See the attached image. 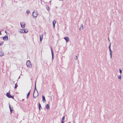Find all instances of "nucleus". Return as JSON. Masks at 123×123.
I'll return each mask as SVG.
<instances>
[{
  "instance_id": "1",
  "label": "nucleus",
  "mask_w": 123,
  "mask_h": 123,
  "mask_svg": "<svg viewBox=\"0 0 123 123\" xmlns=\"http://www.w3.org/2000/svg\"><path fill=\"white\" fill-rule=\"evenodd\" d=\"M36 80L35 82V89H34V92L33 93V98H37L39 94H38L36 96H35L34 95V93L35 92V91L36 90V91H37V90L36 89Z\"/></svg>"
},
{
  "instance_id": "2",
  "label": "nucleus",
  "mask_w": 123,
  "mask_h": 123,
  "mask_svg": "<svg viewBox=\"0 0 123 123\" xmlns=\"http://www.w3.org/2000/svg\"><path fill=\"white\" fill-rule=\"evenodd\" d=\"M26 64L28 67L30 68H31L32 65L30 60H28L27 61Z\"/></svg>"
},
{
  "instance_id": "3",
  "label": "nucleus",
  "mask_w": 123,
  "mask_h": 123,
  "mask_svg": "<svg viewBox=\"0 0 123 123\" xmlns=\"http://www.w3.org/2000/svg\"><path fill=\"white\" fill-rule=\"evenodd\" d=\"M20 25L21 28L23 29H24L25 24L24 22H22L20 23Z\"/></svg>"
},
{
  "instance_id": "4",
  "label": "nucleus",
  "mask_w": 123,
  "mask_h": 123,
  "mask_svg": "<svg viewBox=\"0 0 123 123\" xmlns=\"http://www.w3.org/2000/svg\"><path fill=\"white\" fill-rule=\"evenodd\" d=\"M50 49H51V51L52 54V60H53L54 59V53L53 52V50L52 48V47H51Z\"/></svg>"
},
{
  "instance_id": "5",
  "label": "nucleus",
  "mask_w": 123,
  "mask_h": 123,
  "mask_svg": "<svg viewBox=\"0 0 123 123\" xmlns=\"http://www.w3.org/2000/svg\"><path fill=\"white\" fill-rule=\"evenodd\" d=\"M9 107L10 110V111L11 113H12V111H14L12 109V108L13 107L12 106H10L9 104Z\"/></svg>"
},
{
  "instance_id": "6",
  "label": "nucleus",
  "mask_w": 123,
  "mask_h": 123,
  "mask_svg": "<svg viewBox=\"0 0 123 123\" xmlns=\"http://www.w3.org/2000/svg\"><path fill=\"white\" fill-rule=\"evenodd\" d=\"M34 16H33V17H34L36 18L38 14V13L37 12V11H34Z\"/></svg>"
},
{
  "instance_id": "7",
  "label": "nucleus",
  "mask_w": 123,
  "mask_h": 123,
  "mask_svg": "<svg viewBox=\"0 0 123 123\" xmlns=\"http://www.w3.org/2000/svg\"><path fill=\"white\" fill-rule=\"evenodd\" d=\"M8 98H11L13 99H14L13 96H12L10 95V93L9 92H8Z\"/></svg>"
},
{
  "instance_id": "8",
  "label": "nucleus",
  "mask_w": 123,
  "mask_h": 123,
  "mask_svg": "<svg viewBox=\"0 0 123 123\" xmlns=\"http://www.w3.org/2000/svg\"><path fill=\"white\" fill-rule=\"evenodd\" d=\"M64 39L66 41V42H68L69 41V38L68 37H64Z\"/></svg>"
},
{
  "instance_id": "9",
  "label": "nucleus",
  "mask_w": 123,
  "mask_h": 123,
  "mask_svg": "<svg viewBox=\"0 0 123 123\" xmlns=\"http://www.w3.org/2000/svg\"><path fill=\"white\" fill-rule=\"evenodd\" d=\"M42 101L43 103H44L46 102V100L45 97L43 95L42 96Z\"/></svg>"
},
{
  "instance_id": "10",
  "label": "nucleus",
  "mask_w": 123,
  "mask_h": 123,
  "mask_svg": "<svg viewBox=\"0 0 123 123\" xmlns=\"http://www.w3.org/2000/svg\"><path fill=\"white\" fill-rule=\"evenodd\" d=\"M7 38V39L8 40V36L7 35H6L5 36L2 37L3 39L4 40H6Z\"/></svg>"
},
{
  "instance_id": "11",
  "label": "nucleus",
  "mask_w": 123,
  "mask_h": 123,
  "mask_svg": "<svg viewBox=\"0 0 123 123\" xmlns=\"http://www.w3.org/2000/svg\"><path fill=\"white\" fill-rule=\"evenodd\" d=\"M43 34H42L41 35H40V42L42 41L43 37Z\"/></svg>"
},
{
  "instance_id": "12",
  "label": "nucleus",
  "mask_w": 123,
  "mask_h": 123,
  "mask_svg": "<svg viewBox=\"0 0 123 123\" xmlns=\"http://www.w3.org/2000/svg\"><path fill=\"white\" fill-rule=\"evenodd\" d=\"M45 108L47 110L49 109L50 108L49 105V104H47L45 106Z\"/></svg>"
},
{
  "instance_id": "13",
  "label": "nucleus",
  "mask_w": 123,
  "mask_h": 123,
  "mask_svg": "<svg viewBox=\"0 0 123 123\" xmlns=\"http://www.w3.org/2000/svg\"><path fill=\"white\" fill-rule=\"evenodd\" d=\"M110 51V55L111 58L112 56V51L111 49H109Z\"/></svg>"
},
{
  "instance_id": "14",
  "label": "nucleus",
  "mask_w": 123,
  "mask_h": 123,
  "mask_svg": "<svg viewBox=\"0 0 123 123\" xmlns=\"http://www.w3.org/2000/svg\"><path fill=\"white\" fill-rule=\"evenodd\" d=\"M31 91V90H30L29 91V92H28V94H27V96H26V98H28V97L30 95V92Z\"/></svg>"
},
{
  "instance_id": "15",
  "label": "nucleus",
  "mask_w": 123,
  "mask_h": 123,
  "mask_svg": "<svg viewBox=\"0 0 123 123\" xmlns=\"http://www.w3.org/2000/svg\"><path fill=\"white\" fill-rule=\"evenodd\" d=\"M83 29V24H81V27L80 28H79V29L80 30L81 29V30Z\"/></svg>"
},
{
  "instance_id": "16",
  "label": "nucleus",
  "mask_w": 123,
  "mask_h": 123,
  "mask_svg": "<svg viewBox=\"0 0 123 123\" xmlns=\"http://www.w3.org/2000/svg\"><path fill=\"white\" fill-rule=\"evenodd\" d=\"M38 107L39 109V110H41V108L42 107L41 106V104L39 103H38Z\"/></svg>"
},
{
  "instance_id": "17",
  "label": "nucleus",
  "mask_w": 123,
  "mask_h": 123,
  "mask_svg": "<svg viewBox=\"0 0 123 123\" xmlns=\"http://www.w3.org/2000/svg\"><path fill=\"white\" fill-rule=\"evenodd\" d=\"M4 54L2 52L0 51V56H2Z\"/></svg>"
},
{
  "instance_id": "18",
  "label": "nucleus",
  "mask_w": 123,
  "mask_h": 123,
  "mask_svg": "<svg viewBox=\"0 0 123 123\" xmlns=\"http://www.w3.org/2000/svg\"><path fill=\"white\" fill-rule=\"evenodd\" d=\"M28 32V31L26 29V30L24 29V33H26Z\"/></svg>"
},
{
  "instance_id": "19",
  "label": "nucleus",
  "mask_w": 123,
  "mask_h": 123,
  "mask_svg": "<svg viewBox=\"0 0 123 123\" xmlns=\"http://www.w3.org/2000/svg\"><path fill=\"white\" fill-rule=\"evenodd\" d=\"M24 29H20L19 32L22 33H24Z\"/></svg>"
},
{
  "instance_id": "20",
  "label": "nucleus",
  "mask_w": 123,
  "mask_h": 123,
  "mask_svg": "<svg viewBox=\"0 0 123 123\" xmlns=\"http://www.w3.org/2000/svg\"><path fill=\"white\" fill-rule=\"evenodd\" d=\"M56 23V22L55 20H54L53 21V25H55Z\"/></svg>"
},
{
  "instance_id": "21",
  "label": "nucleus",
  "mask_w": 123,
  "mask_h": 123,
  "mask_svg": "<svg viewBox=\"0 0 123 123\" xmlns=\"http://www.w3.org/2000/svg\"><path fill=\"white\" fill-rule=\"evenodd\" d=\"M65 119V116H64L63 117L62 119V121H64Z\"/></svg>"
},
{
  "instance_id": "22",
  "label": "nucleus",
  "mask_w": 123,
  "mask_h": 123,
  "mask_svg": "<svg viewBox=\"0 0 123 123\" xmlns=\"http://www.w3.org/2000/svg\"><path fill=\"white\" fill-rule=\"evenodd\" d=\"M18 86V85L17 84V83H16L15 84V89H16L17 88V87Z\"/></svg>"
},
{
  "instance_id": "23",
  "label": "nucleus",
  "mask_w": 123,
  "mask_h": 123,
  "mask_svg": "<svg viewBox=\"0 0 123 123\" xmlns=\"http://www.w3.org/2000/svg\"><path fill=\"white\" fill-rule=\"evenodd\" d=\"M30 11L29 10H27L26 11V13L27 14L30 13Z\"/></svg>"
},
{
  "instance_id": "24",
  "label": "nucleus",
  "mask_w": 123,
  "mask_h": 123,
  "mask_svg": "<svg viewBox=\"0 0 123 123\" xmlns=\"http://www.w3.org/2000/svg\"><path fill=\"white\" fill-rule=\"evenodd\" d=\"M46 9H47V10L48 11H49V8L48 6H47V7H46Z\"/></svg>"
},
{
  "instance_id": "25",
  "label": "nucleus",
  "mask_w": 123,
  "mask_h": 123,
  "mask_svg": "<svg viewBox=\"0 0 123 123\" xmlns=\"http://www.w3.org/2000/svg\"><path fill=\"white\" fill-rule=\"evenodd\" d=\"M3 42H0V46L2 45H3Z\"/></svg>"
},
{
  "instance_id": "26",
  "label": "nucleus",
  "mask_w": 123,
  "mask_h": 123,
  "mask_svg": "<svg viewBox=\"0 0 123 123\" xmlns=\"http://www.w3.org/2000/svg\"><path fill=\"white\" fill-rule=\"evenodd\" d=\"M121 75H120L119 76H118V79H121Z\"/></svg>"
},
{
  "instance_id": "27",
  "label": "nucleus",
  "mask_w": 123,
  "mask_h": 123,
  "mask_svg": "<svg viewBox=\"0 0 123 123\" xmlns=\"http://www.w3.org/2000/svg\"><path fill=\"white\" fill-rule=\"evenodd\" d=\"M77 59V57L76 56V55H75V57H74V59L75 60H76Z\"/></svg>"
},
{
  "instance_id": "28",
  "label": "nucleus",
  "mask_w": 123,
  "mask_h": 123,
  "mask_svg": "<svg viewBox=\"0 0 123 123\" xmlns=\"http://www.w3.org/2000/svg\"><path fill=\"white\" fill-rule=\"evenodd\" d=\"M119 70L120 73L121 74L122 72V70L120 69H119Z\"/></svg>"
},
{
  "instance_id": "29",
  "label": "nucleus",
  "mask_w": 123,
  "mask_h": 123,
  "mask_svg": "<svg viewBox=\"0 0 123 123\" xmlns=\"http://www.w3.org/2000/svg\"><path fill=\"white\" fill-rule=\"evenodd\" d=\"M111 43H110V44H109V46L108 48H111Z\"/></svg>"
},
{
  "instance_id": "30",
  "label": "nucleus",
  "mask_w": 123,
  "mask_h": 123,
  "mask_svg": "<svg viewBox=\"0 0 123 123\" xmlns=\"http://www.w3.org/2000/svg\"><path fill=\"white\" fill-rule=\"evenodd\" d=\"M34 11L32 13V16H34Z\"/></svg>"
},
{
  "instance_id": "31",
  "label": "nucleus",
  "mask_w": 123,
  "mask_h": 123,
  "mask_svg": "<svg viewBox=\"0 0 123 123\" xmlns=\"http://www.w3.org/2000/svg\"><path fill=\"white\" fill-rule=\"evenodd\" d=\"M53 25V27L54 28L55 27V25Z\"/></svg>"
},
{
  "instance_id": "32",
  "label": "nucleus",
  "mask_w": 123,
  "mask_h": 123,
  "mask_svg": "<svg viewBox=\"0 0 123 123\" xmlns=\"http://www.w3.org/2000/svg\"><path fill=\"white\" fill-rule=\"evenodd\" d=\"M61 123H64V121H61Z\"/></svg>"
},
{
  "instance_id": "33",
  "label": "nucleus",
  "mask_w": 123,
  "mask_h": 123,
  "mask_svg": "<svg viewBox=\"0 0 123 123\" xmlns=\"http://www.w3.org/2000/svg\"><path fill=\"white\" fill-rule=\"evenodd\" d=\"M6 96H7V97H8V92H7L6 93Z\"/></svg>"
},
{
  "instance_id": "34",
  "label": "nucleus",
  "mask_w": 123,
  "mask_h": 123,
  "mask_svg": "<svg viewBox=\"0 0 123 123\" xmlns=\"http://www.w3.org/2000/svg\"><path fill=\"white\" fill-rule=\"evenodd\" d=\"M1 31H0V35H1Z\"/></svg>"
},
{
  "instance_id": "35",
  "label": "nucleus",
  "mask_w": 123,
  "mask_h": 123,
  "mask_svg": "<svg viewBox=\"0 0 123 123\" xmlns=\"http://www.w3.org/2000/svg\"><path fill=\"white\" fill-rule=\"evenodd\" d=\"M5 32L6 33V34H7V32L6 31H5Z\"/></svg>"
},
{
  "instance_id": "36",
  "label": "nucleus",
  "mask_w": 123,
  "mask_h": 123,
  "mask_svg": "<svg viewBox=\"0 0 123 123\" xmlns=\"http://www.w3.org/2000/svg\"><path fill=\"white\" fill-rule=\"evenodd\" d=\"M37 91V94H38V91L37 90V91Z\"/></svg>"
},
{
  "instance_id": "37",
  "label": "nucleus",
  "mask_w": 123,
  "mask_h": 123,
  "mask_svg": "<svg viewBox=\"0 0 123 123\" xmlns=\"http://www.w3.org/2000/svg\"><path fill=\"white\" fill-rule=\"evenodd\" d=\"M37 91V94H38V91L37 90V91Z\"/></svg>"
},
{
  "instance_id": "38",
  "label": "nucleus",
  "mask_w": 123,
  "mask_h": 123,
  "mask_svg": "<svg viewBox=\"0 0 123 123\" xmlns=\"http://www.w3.org/2000/svg\"><path fill=\"white\" fill-rule=\"evenodd\" d=\"M63 0H59V1H61V0L63 1Z\"/></svg>"
},
{
  "instance_id": "39",
  "label": "nucleus",
  "mask_w": 123,
  "mask_h": 123,
  "mask_svg": "<svg viewBox=\"0 0 123 123\" xmlns=\"http://www.w3.org/2000/svg\"><path fill=\"white\" fill-rule=\"evenodd\" d=\"M108 40H109V41H110V40H109V38H108Z\"/></svg>"
},
{
  "instance_id": "40",
  "label": "nucleus",
  "mask_w": 123,
  "mask_h": 123,
  "mask_svg": "<svg viewBox=\"0 0 123 123\" xmlns=\"http://www.w3.org/2000/svg\"><path fill=\"white\" fill-rule=\"evenodd\" d=\"M109 49H111V48H109Z\"/></svg>"
},
{
  "instance_id": "41",
  "label": "nucleus",
  "mask_w": 123,
  "mask_h": 123,
  "mask_svg": "<svg viewBox=\"0 0 123 123\" xmlns=\"http://www.w3.org/2000/svg\"><path fill=\"white\" fill-rule=\"evenodd\" d=\"M51 2V1H50L49 2V3H50Z\"/></svg>"
},
{
  "instance_id": "42",
  "label": "nucleus",
  "mask_w": 123,
  "mask_h": 123,
  "mask_svg": "<svg viewBox=\"0 0 123 123\" xmlns=\"http://www.w3.org/2000/svg\"><path fill=\"white\" fill-rule=\"evenodd\" d=\"M68 123H71L70 122H68Z\"/></svg>"
},
{
  "instance_id": "43",
  "label": "nucleus",
  "mask_w": 123,
  "mask_h": 123,
  "mask_svg": "<svg viewBox=\"0 0 123 123\" xmlns=\"http://www.w3.org/2000/svg\"><path fill=\"white\" fill-rule=\"evenodd\" d=\"M23 100H24V99H22V101H23Z\"/></svg>"
}]
</instances>
